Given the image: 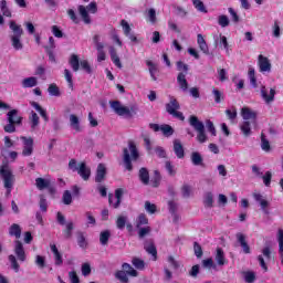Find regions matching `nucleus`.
Masks as SVG:
<instances>
[{
	"label": "nucleus",
	"mask_w": 283,
	"mask_h": 283,
	"mask_svg": "<svg viewBox=\"0 0 283 283\" xmlns=\"http://www.w3.org/2000/svg\"><path fill=\"white\" fill-rule=\"evenodd\" d=\"M96 2H91L86 8L83 6L78 7V12L84 21V23H90V14H87L88 12H91V14H96Z\"/></svg>",
	"instance_id": "nucleus-10"
},
{
	"label": "nucleus",
	"mask_w": 283,
	"mask_h": 283,
	"mask_svg": "<svg viewBox=\"0 0 283 283\" xmlns=\"http://www.w3.org/2000/svg\"><path fill=\"white\" fill-rule=\"evenodd\" d=\"M261 149H263V151L271 150V144H269V140H266V138H264V135H262V137H261Z\"/></svg>",
	"instance_id": "nucleus-59"
},
{
	"label": "nucleus",
	"mask_w": 283,
	"mask_h": 283,
	"mask_svg": "<svg viewBox=\"0 0 283 283\" xmlns=\"http://www.w3.org/2000/svg\"><path fill=\"white\" fill-rule=\"evenodd\" d=\"M69 125L73 132H76V134H81V132H83V124H81V118L75 114H71L69 116Z\"/></svg>",
	"instance_id": "nucleus-13"
},
{
	"label": "nucleus",
	"mask_w": 283,
	"mask_h": 283,
	"mask_svg": "<svg viewBox=\"0 0 283 283\" xmlns=\"http://www.w3.org/2000/svg\"><path fill=\"white\" fill-rule=\"evenodd\" d=\"M10 30H12L13 34L11 35V45L15 50H23V43H21V36H23V29L21 25L17 24V22L11 21Z\"/></svg>",
	"instance_id": "nucleus-5"
},
{
	"label": "nucleus",
	"mask_w": 283,
	"mask_h": 283,
	"mask_svg": "<svg viewBox=\"0 0 283 283\" xmlns=\"http://www.w3.org/2000/svg\"><path fill=\"white\" fill-rule=\"evenodd\" d=\"M133 266H135V269H138L139 271H143L145 269V261L140 260V259H133L132 261Z\"/></svg>",
	"instance_id": "nucleus-52"
},
{
	"label": "nucleus",
	"mask_w": 283,
	"mask_h": 283,
	"mask_svg": "<svg viewBox=\"0 0 283 283\" xmlns=\"http://www.w3.org/2000/svg\"><path fill=\"white\" fill-rule=\"evenodd\" d=\"M203 203L206 207H213V193L207 192L203 197Z\"/></svg>",
	"instance_id": "nucleus-50"
},
{
	"label": "nucleus",
	"mask_w": 283,
	"mask_h": 283,
	"mask_svg": "<svg viewBox=\"0 0 283 283\" xmlns=\"http://www.w3.org/2000/svg\"><path fill=\"white\" fill-rule=\"evenodd\" d=\"M217 23H218V25H220V28H229L231 20H229L228 15L220 14L217 18Z\"/></svg>",
	"instance_id": "nucleus-32"
},
{
	"label": "nucleus",
	"mask_w": 283,
	"mask_h": 283,
	"mask_svg": "<svg viewBox=\"0 0 283 283\" xmlns=\"http://www.w3.org/2000/svg\"><path fill=\"white\" fill-rule=\"evenodd\" d=\"M258 67L261 74H271V70L273 65L271 64V60L262 54L258 56Z\"/></svg>",
	"instance_id": "nucleus-9"
},
{
	"label": "nucleus",
	"mask_w": 283,
	"mask_h": 283,
	"mask_svg": "<svg viewBox=\"0 0 283 283\" xmlns=\"http://www.w3.org/2000/svg\"><path fill=\"white\" fill-rule=\"evenodd\" d=\"M150 185L151 187H158V185H160V172L157 170L155 171L154 178L150 180Z\"/></svg>",
	"instance_id": "nucleus-62"
},
{
	"label": "nucleus",
	"mask_w": 283,
	"mask_h": 283,
	"mask_svg": "<svg viewBox=\"0 0 283 283\" xmlns=\"http://www.w3.org/2000/svg\"><path fill=\"white\" fill-rule=\"evenodd\" d=\"M174 151H175L177 158H185V148L182 147L180 139H175Z\"/></svg>",
	"instance_id": "nucleus-25"
},
{
	"label": "nucleus",
	"mask_w": 283,
	"mask_h": 283,
	"mask_svg": "<svg viewBox=\"0 0 283 283\" xmlns=\"http://www.w3.org/2000/svg\"><path fill=\"white\" fill-rule=\"evenodd\" d=\"M144 208L145 211H147V213H149L150 216H154V213L158 211V207L156 206V203H151L150 201H146Z\"/></svg>",
	"instance_id": "nucleus-39"
},
{
	"label": "nucleus",
	"mask_w": 283,
	"mask_h": 283,
	"mask_svg": "<svg viewBox=\"0 0 283 283\" xmlns=\"http://www.w3.org/2000/svg\"><path fill=\"white\" fill-rule=\"evenodd\" d=\"M120 25L125 36H129V34H132V27L129 25V22L126 20H122Z\"/></svg>",
	"instance_id": "nucleus-46"
},
{
	"label": "nucleus",
	"mask_w": 283,
	"mask_h": 283,
	"mask_svg": "<svg viewBox=\"0 0 283 283\" xmlns=\"http://www.w3.org/2000/svg\"><path fill=\"white\" fill-rule=\"evenodd\" d=\"M14 253L20 262H25V250L23 249V243L19 240L14 242Z\"/></svg>",
	"instance_id": "nucleus-16"
},
{
	"label": "nucleus",
	"mask_w": 283,
	"mask_h": 283,
	"mask_svg": "<svg viewBox=\"0 0 283 283\" xmlns=\"http://www.w3.org/2000/svg\"><path fill=\"white\" fill-rule=\"evenodd\" d=\"M74 229V223L69 222L66 223V229L64 231V238L70 239L72 238V230Z\"/></svg>",
	"instance_id": "nucleus-57"
},
{
	"label": "nucleus",
	"mask_w": 283,
	"mask_h": 283,
	"mask_svg": "<svg viewBox=\"0 0 283 283\" xmlns=\"http://www.w3.org/2000/svg\"><path fill=\"white\" fill-rule=\"evenodd\" d=\"M31 105L34 107V109H36V112H39L40 116H42L44 120H48V113L45 109H43V107H41V105H39V103L31 102Z\"/></svg>",
	"instance_id": "nucleus-41"
},
{
	"label": "nucleus",
	"mask_w": 283,
	"mask_h": 283,
	"mask_svg": "<svg viewBox=\"0 0 283 283\" xmlns=\"http://www.w3.org/2000/svg\"><path fill=\"white\" fill-rule=\"evenodd\" d=\"M272 178H273V175L271 174V171H266L264 176H262L263 185H265V187H271Z\"/></svg>",
	"instance_id": "nucleus-55"
},
{
	"label": "nucleus",
	"mask_w": 283,
	"mask_h": 283,
	"mask_svg": "<svg viewBox=\"0 0 283 283\" xmlns=\"http://www.w3.org/2000/svg\"><path fill=\"white\" fill-rule=\"evenodd\" d=\"M252 196L255 202H259L263 213H269V201L266 200V198H264V196H262V193L260 192H253Z\"/></svg>",
	"instance_id": "nucleus-14"
},
{
	"label": "nucleus",
	"mask_w": 283,
	"mask_h": 283,
	"mask_svg": "<svg viewBox=\"0 0 283 283\" xmlns=\"http://www.w3.org/2000/svg\"><path fill=\"white\" fill-rule=\"evenodd\" d=\"M149 127L150 129H153V132L163 133L167 138H169V136H174V128L167 124H164V125L150 124Z\"/></svg>",
	"instance_id": "nucleus-12"
},
{
	"label": "nucleus",
	"mask_w": 283,
	"mask_h": 283,
	"mask_svg": "<svg viewBox=\"0 0 283 283\" xmlns=\"http://www.w3.org/2000/svg\"><path fill=\"white\" fill-rule=\"evenodd\" d=\"M166 170L168 171L169 176H174L176 174V167L171 165V163L166 161Z\"/></svg>",
	"instance_id": "nucleus-64"
},
{
	"label": "nucleus",
	"mask_w": 283,
	"mask_h": 283,
	"mask_svg": "<svg viewBox=\"0 0 283 283\" xmlns=\"http://www.w3.org/2000/svg\"><path fill=\"white\" fill-rule=\"evenodd\" d=\"M9 261L11 263V266L15 273H19V263L17 262V258L14 255H9Z\"/></svg>",
	"instance_id": "nucleus-60"
},
{
	"label": "nucleus",
	"mask_w": 283,
	"mask_h": 283,
	"mask_svg": "<svg viewBox=\"0 0 283 283\" xmlns=\"http://www.w3.org/2000/svg\"><path fill=\"white\" fill-rule=\"evenodd\" d=\"M214 260L219 264V266H224V264H227V259L224 258V252L222 251V249H217Z\"/></svg>",
	"instance_id": "nucleus-29"
},
{
	"label": "nucleus",
	"mask_w": 283,
	"mask_h": 283,
	"mask_svg": "<svg viewBox=\"0 0 283 283\" xmlns=\"http://www.w3.org/2000/svg\"><path fill=\"white\" fill-rule=\"evenodd\" d=\"M69 63L73 70V72H78L80 67H81V62H78V55L76 54H72Z\"/></svg>",
	"instance_id": "nucleus-28"
},
{
	"label": "nucleus",
	"mask_w": 283,
	"mask_h": 283,
	"mask_svg": "<svg viewBox=\"0 0 283 283\" xmlns=\"http://www.w3.org/2000/svg\"><path fill=\"white\" fill-rule=\"evenodd\" d=\"M145 250L147 251V253L153 255L154 260H156V255L158 252L156 251V247L153 243L146 244Z\"/></svg>",
	"instance_id": "nucleus-54"
},
{
	"label": "nucleus",
	"mask_w": 283,
	"mask_h": 283,
	"mask_svg": "<svg viewBox=\"0 0 283 283\" xmlns=\"http://www.w3.org/2000/svg\"><path fill=\"white\" fill-rule=\"evenodd\" d=\"M9 235H13L19 240L21 238V227L17 223H13L9 229Z\"/></svg>",
	"instance_id": "nucleus-34"
},
{
	"label": "nucleus",
	"mask_w": 283,
	"mask_h": 283,
	"mask_svg": "<svg viewBox=\"0 0 283 283\" xmlns=\"http://www.w3.org/2000/svg\"><path fill=\"white\" fill-rule=\"evenodd\" d=\"M139 178L144 185H149V171L147 169L142 168L139 170Z\"/></svg>",
	"instance_id": "nucleus-43"
},
{
	"label": "nucleus",
	"mask_w": 283,
	"mask_h": 283,
	"mask_svg": "<svg viewBox=\"0 0 283 283\" xmlns=\"http://www.w3.org/2000/svg\"><path fill=\"white\" fill-rule=\"evenodd\" d=\"M91 273H92V266L90 265V263H83L82 275H84V277H87V275H90Z\"/></svg>",
	"instance_id": "nucleus-58"
},
{
	"label": "nucleus",
	"mask_w": 283,
	"mask_h": 283,
	"mask_svg": "<svg viewBox=\"0 0 283 283\" xmlns=\"http://www.w3.org/2000/svg\"><path fill=\"white\" fill-rule=\"evenodd\" d=\"M190 125L198 133L197 140L199 143H207V134H205V124L198 120V117L190 116Z\"/></svg>",
	"instance_id": "nucleus-7"
},
{
	"label": "nucleus",
	"mask_w": 283,
	"mask_h": 283,
	"mask_svg": "<svg viewBox=\"0 0 283 283\" xmlns=\"http://www.w3.org/2000/svg\"><path fill=\"white\" fill-rule=\"evenodd\" d=\"M138 148L134 142L128 143V148L124 149V165L128 171H132V160H138Z\"/></svg>",
	"instance_id": "nucleus-3"
},
{
	"label": "nucleus",
	"mask_w": 283,
	"mask_h": 283,
	"mask_svg": "<svg viewBox=\"0 0 283 283\" xmlns=\"http://www.w3.org/2000/svg\"><path fill=\"white\" fill-rule=\"evenodd\" d=\"M112 234L109 233V230L101 232V234H99L101 244H103V245L107 244V242H109V237Z\"/></svg>",
	"instance_id": "nucleus-48"
},
{
	"label": "nucleus",
	"mask_w": 283,
	"mask_h": 283,
	"mask_svg": "<svg viewBox=\"0 0 283 283\" xmlns=\"http://www.w3.org/2000/svg\"><path fill=\"white\" fill-rule=\"evenodd\" d=\"M197 45L203 54H209V44H207V40H205V36L200 33L197 35Z\"/></svg>",
	"instance_id": "nucleus-20"
},
{
	"label": "nucleus",
	"mask_w": 283,
	"mask_h": 283,
	"mask_svg": "<svg viewBox=\"0 0 283 283\" xmlns=\"http://www.w3.org/2000/svg\"><path fill=\"white\" fill-rule=\"evenodd\" d=\"M62 200L64 205H72V193L69 190L64 191Z\"/></svg>",
	"instance_id": "nucleus-63"
},
{
	"label": "nucleus",
	"mask_w": 283,
	"mask_h": 283,
	"mask_svg": "<svg viewBox=\"0 0 283 283\" xmlns=\"http://www.w3.org/2000/svg\"><path fill=\"white\" fill-rule=\"evenodd\" d=\"M69 279L71 283H81V279H78V274H76V271L69 272Z\"/></svg>",
	"instance_id": "nucleus-61"
},
{
	"label": "nucleus",
	"mask_w": 283,
	"mask_h": 283,
	"mask_svg": "<svg viewBox=\"0 0 283 283\" xmlns=\"http://www.w3.org/2000/svg\"><path fill=\"white\" fill-rule=\"evenodd\" d=\"M168 207L170 213H172L174 222H178V220H180V217L178 216V213H176V209H178V206H176V202L169 201Z\"/></svg>",
	"instance_id": "nucleus-36"
},
{
	"label": "nucleus",
	"mask_w": 283,
	"mask_h": 283,
	"mask_svg": "<svg viewBox=\"0 0 283 283\" xmlns=\"http://www.w3.org/2000/svg\"><path fill=\"white\" fill-rule=\"evenodd\" d=\"M8 122L14 125H21V116H19L17 109H12L8 113Z\"/></svg>",
	"instance_id": "nucleus-26"
},
{
	"label": "nucleus",
	"mask_w": 283,
	"mask_h": 283,
	"mask_svg": "<svg viewBox=\"0 0 283 283\" xmlns=\"http://www.w3.org/2000/svg\"><path fill=\"white\" fill-rule=\"evenodd\" d=\"M80 66L82 67V70H84V72H86V74H92V66L90 65V62L87 60H82L80 62Z\"/></svg>",
	"instance_id": "nucleus-51"
},
{
	"label": "nucleus",
	"mask_w": 283,
	"mask_h": 283,
	"mask_svg": "<svg viewBox=\"0 0 283 283\" xmlns=\"http://www.w3.org/2000/svg\"><path fill=\"white\" fill-rule=\"evenodd\" d=\"M35 185H36L38 189L43 190V189H48V187H50V181L48 179L36 178Z\"/></svg>",
	"instance_id": "nucleus-40"
},
{
	"label": "nucleus",
	"mask_w": 283,
	"mask_h": 283,
	"mask_svg": "<svg viewBox=\"0 0 283 283\" xmlns=\"http://www.w3.org/2000/svg\"><path fill=\"white\" fill-rule=\"evenodd\" d=\"M178 109H180V103H178L176 97L169 96V103L166 104V111L168 114H170V116H174V118H178V120H185V115Z\"/></svg>",
	"instance_id": "nucleus-6"
},
{
	"label": "nucleus",
	"mask_w": 283,
	"mask_h": 283,
	"mask_svg": "<svg viewBox=\"0 0 283 283\" xmlns=\"http://www.w3.org/2000/svg\"><path fill=\"white\" fill-rule=\"evenodd\" d=\"M20 140H22L23 149L22 155L23 156H32V153L34 151V139L32 137H20Z\"/></svg>",
	"instance_id": "nucleus-11"
},
{
	"label": "nucleus",
	"mask_w": 283,
	"mask_h": 283,
	"mask_svg": "<svg viewBox=\"0 0 283 283\" xmlns=\"http://www.w3.org/2000/svg\"><path fill=\"white\" fill-rule=\"evenodd\" d=\"M149 223V219H147V216L144 213L139 214L136 219V227L137 229H140V227H145V224Z\"/></svg>",
	"instance_id": "nucleus-37"
},
{
	"label": "nucleus",
	"mask_w": 283,
	"mask_h": 283,
	"mask_svg": "<svg viewBox=\"0 0 283 283\" xmlns=\"http://www.w3.org/2000/svg\"><path fill=\"white\" fill-rule=\"evenodd\" d=\"M238 242H240L243 252L251 253V249L249 248V244L247 243V239L244 238V234L238 233L237 234Z\"/></svg>",
	"instance_id": "nucleus-30"
},
{
	"label": "nucleus",
	"mask_w": 283,
	"mask_h": 283,
	"mask_svg": "<svg viewBox=\"0 0 283 283\" xmlns=\"http://www.w3.org/2000/svg\"><path fill=\"white\" fill-rule=\"evenodd\" d=\"M242 276L245 283H253L256 280L255 272L253 271H244L242 272Z\"/></svg>",
	"instance_id": "nucleus-33"
},
{
	"label": "nucleus",
	"mask_w": 283,
	"mask_h": 283,
	"mask_svg": "<svg viewBox=\"0 0 283 283\" xmlns=\"http://www.w3.org/2000/svg\"><path fill=\"white\" fill-rule=\"evenodd\" d=\"M29 120L31 123V129H36V127H39V115L34 113V111L31 112Z\"/></svg>",
	"instance_id": "nucleus-42"
},
{
	"label": "nucleus",
	"mask_w": 283,
	"mask_h": 283,
	"mask_svg": "<svg viewBox=\"0 0 283 283\" xmlns=\"http://www.w3.org/2000/svg\"><path fill=\"white\" fill-rule=\"evenodd\" d=\"M213 40L217 45H223V49L226 50V52H229V42L227 41V36L219 34V40H218V35H214Z\"/></svg>",
	"instance_id": "nucleus-27"
},
{
	"label": "nucleus",
	"mask_w": 283,
	"mask_h": 283,
	"mask_svg": "<svg viewBox=\"0 0 283 283\" xmlns=\"http://www.w3.org/2000/svg\"><path fill=\"white\" fill-rule=\"evenodd\" d=\"M48 92L50 96H61V91L59 90V86L56 84H50Z\"/></svg>",
	"instance_id": "nucleus-47"
},
{
	"label": "nucleus",
	"mask_w": 283,
	"mask_h": 283,
	"mask_svg": "<svg viewBox=\"0 0 283 283\" xmlns=\"http://www.w3.org/2000/svg\"><path fill=\"white\" fill-rule=\"evenodd\" d=\"M109 55H111V60L113 61L114 65H116V67L122 70L123 63H120V57L118 56V53H116V49L114 46H109Z\"/></svg>",
	"instance_id": "nucleus-22"
},
{
	"label": "nucleus",
	"mask_w": 283,
	"mask_h": 283,
	"mask_svg": "<svg viewBox=\"0 0 283 283\" xmlns=\"http://www.w3.org/2000/svg\"><path fill=\"white\" fill-rule=\"evenodd\" d=\"M177 82L182 92H187V90H189V83H187V73H179L177 76Z\"/></svg>",
	"instance_id": "nucleus-23"
},
{
	"label": "nucleus",
	"mask_w": 283,
	"mask_h": 283,
	"mask_svg": "<svg viewBox=\"0 0 283 283\" xmlns=\"http://www.w3.org/2000/svg\"><path fill=\"white\" fill-rule=\"evenodd\" d=\"M241 116L244 122L240 125V129L243 136L249 137L251 136V123H255V119L258 118V112L244 106L241 108Z\"/></svg>",
	"instance_id": "nucleus-2"
},
{
	"label": "nucleus",
	"mask_w": 283,
	"mask_h": 283,
	"mask_svg": "<svg viewBox=\"0 0 283 283\" xmlns=\"http://www.w3.org/2000/svg\"><path fill=\"white\" fill-rule=\"evenodd\" d=\"M248 78L253 90H260V94L265 103H273L275 98V87L269 88L264 86L262 82H258V77L255 76V69L251 66L248 70Z\"/></svg>",
	"instance_id": "nucleus-1"
},
{
	"label": "nucleus",
	"mask_w": 283,
	"mask_h": 283,
	"mask_svg": "<svg viewBox=\"0 0 283 283\" xmlns=\"http://www.w3.org/2000/svg\"><path fill=\"white\" fill-rule=\"evenodd\" d=\"M146 65L153 81H158V77L156 76L158 74V65H156V63H154L151 60H147Z\"/></svg>",
	"instance_id": "nucleus-21"
},
{
	"label": "nucleus",
	"mask_w": 283,
	"mask_h": 283,
	"mask_svg": "<svg viewBox=\"0 0 283 283\" xmlns=\"http://www.w3.org/2000/svg\"><path fill=\"white\" fill-rule=\"evenodd\" d=\"M191 2L198 12H203V14H207V7H205V2L201 0H191Z\"/></svg>",
	"instance_id": "nucleus-38"
},
{
	"label": "nucleus",
	"mask_w": 283,
	"mask_h": 283,
	"mask_svg": "<svg viewBox=\"0 0 283 283\" xmlns=\"http://www.w3.org/2000/svg\"><path fill=\"white\" fill-rule=\"evenodd\" d=\"M77 174L83 180H90V176H92V169L87 166V164L81 163L78 164Z\"/></svg>",
	"instance_id": "nucleus-15"
},
{
	"label": "nucleus",
	"mask_w": 283,
	"mask_h": 283,
	"mask_svg": "<svg viewBox=\"0 0 283 283\" xmlns=\"http://www.w3.org/2000/svg\"><path fill=\"white\" fill-rule=\"evenodd\" d=\"M0 176L7 189V196H10L12 193V185H14V175H12V170L8 164H3L0 167Z\"/></svg>",
	"instance_id": "nucleus-4"
},
{
	"label": "nucleus",
	"mask_w": 283,
	"mask_h": 283,
	"mask_svg": "<svg viewBox=\"0 0 283 283\" xmlns=\"http://www.w3.org/2000/svg\"><path fill=\"white\" fill-rule=\"evenodd\" d=\"M51 251L53 253L56 266H61V264H63V255L61 252H59V248H56L55 244H51Z\"/></svg>",
	"instance_id": "nucleus-24"
},
{
	"label": "nucleus",
	"mask_w": 283,
	"mask_h": 283,
	"mask_svg": "<svg viewBox=\"0 0 283 283\" xmlns=\"http://www.w3.org/2000/svg\"><path fill=\"white\" fill-rule=\"evenodd\" d=\"M105 176H107V166H105V164H98L95 181L103 182L105 180Z\"/></svg>",
	"instance_id": "nucleus-17"
},
{
	"label": "nucleus",
	"mask_w": 283,
	"mask_h": 283,
	"mask_svg": "<svg viewBox=\"0 0 283 283\" xmlns=\"http://www.w3.org/2000/svg\"><path fill=\"white\" fill-rule=\"evenodd\" d=\"M109 105L113 112L117 114V116H124L125 118H130L132 109L129 108V106H125L123 105V103L118 101H111Z\"/></svg>",
	"instance_id": "nucleus-8"
},
{
	"label": "nucleus",
	"mask_w": 283,
	"mask_h": 283,
	"mask_svg": "<svg viewBox=\"0 0 283 283\" xmlns=\"http://www.w3.org/2000/svg\"><path fill=\"white\" fill-rule=\"evenodd\" d=\"M126 224H127V217H125V216L117 217L116 227H117V229H119V231H123V229H125Z\"/></svg>",
	"instance_id": "nucleus-44"
},
{
	"label": "nucleus",
	"mask_w": 283,
	"mask_h": 283,
	"mask_svg": "<svg viewBox=\"0 0 283 283\" xmlns=\"http://www.w3.org/2000/svg\"><path fill=\"white\" fill-rule=\"evenodd\" d=\"M64 76H65L66 83L69 84V87L72 90V87H74V83L72 82V72H70V70L65 69Z\"/></svg>",
	"instance_id": "nucleus-56"
},
{
	"label": "nucleus",
	"mask_w": 283,
	"mask_h": 283,
	"mask_svg": "<svg viewBox=\"0 0 283 283\" xmlns=\"http://www.w3.org/2000/svg\"><path fill=\"white\" fill-rule=\"evenodd\" d=\"M0 8L3 17H12V13L10 12V9H8V2L6 0H2L0 2Z\"/></svg>",
	"instance_id": "nucleus-49"
},
{
	"label": "nucleus",
	"mask_w": 283,
	"mask_h": 283,
	"mask_svg": "<svg viewBox=\"0 0 283 283\" xmlns=\"http://www.w3.org/2000/svg\"><path fill=\"white\" fill-rule=\"evenodd\" d=\"M115 277L117 280H119V282L122 283H128L129 282V277H127V273L123 270H119L115 273Z\"/></svg>",
	"instance_id": "nucleus-45"
},
{
	"label": "nucleus",
	"mask_w": 283,
	"mask_h": 283,
	"mask_svg": "<svg viewBox=\"0 0 283 283\" xmlns=\"http://www.w3.org/2000/svg\"><path fill=\"white\" fill-rule=\"evenodd\" d=\"M191 160L196 166L202 165V156L199 153H192Z\"/></svg>",
	"instance_id": "nucleus-53"
},
{
	"label": "nucleus",
	"mask_w": 283,
	"mask_h": 283,
	"mask_svg": "<svg viewBox=\"0 0 283 283\" xmlns=\"http://www.w3.org/2000/svg\"><path fill=\"white\" fill-rule=\"evenodd\" d=\"M36 85H39V78L34 76L25 77L21 81V86L24 90L36 87Z\"/></svg>",
	"instance_id": "nucleus-18"
},
{
	"label": "nucleus",
	"mask_w": 283,
	"mask_h": 283,
	"mask_svg": "<svg viewBox=\"0 0 283 283\" xmlns=\"http://www.w3.org/2000/svg\"><path fill=\"white\" fill-rule=\"evenodd\" d=\"M145 19L151 25H156L158 23V18L156 17V9L149 8L145 11Z\"/></svg>",
	"instance_id": "nucleus-19"
},
{
	"label": "nucleus",
	"mask_w": 283,
	"mask_h": 283,
	"mask_svg": "<svg viewBox=\"0 0 283 283\" xmlns=\"http://www.w3.org/2000/svg\"><path fill=\"white\" fill-rule=\"evenodd\" d=\"M123 199V189H117L115 191V196H109V202H114V200H116L115 202V207H120V200Z\"/></svg>",
	"instance_id": "nucleus-31"
},
{
	"label": "nucleus",
	"mask_w": 283,
	"mask_h": 283,
	"mask_svg": "<svg viewBox=\"0 0 283 283\" xmlns=\"http://www.w3.org/2000/svg\"><path fill=\"white\" fill-rule=\"evenodd\" d=\"M123 271L126 272L127 275H130L132 277H138V272L132 268L128 263H124L122 265Z\"/></svg>",
	"instance_id": "nucleus-35"
}]
</instances>
